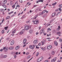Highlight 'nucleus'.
<instances>
[{"mask_svg":"<svg viewBox=\"0 0 62 62\" xmlns=\"http://www.w3.org/2000/svg\"><path fill=\"white\" fill-rule=\"evenodd\" d=\"M7 57V55H3V58H6V57Z\"/></svg>","mask_w":62,"mask_h":62,"instance_id":"33","label":"nucleus"},{"mask_svg":"<svg viewBox=\"0 0 62 62\" xmlns=\"http://www.w3.org/2000/svg\"><path fill=\"white\" fill-rule=\"evenodd\" d=\"M47 14H45V15H44L43 16V17H45L47 16Z\"/></svg>","mask_w":62,"mask_h":62,"instance_id":"27","label":"nucleus"},{"mask_svg":"<svg viewBox=\"0 0 62 62\" xmlns=\"http://www.w3.org/2000/svg\"><path fill=\"white\" fill-rule=\"evenodd\" d=\"M1 32L2 34H3V33H4V30H2L1 31Z\"/></svg>","mask_w":62,"mask_h":62,"instance_id":"42","label":"nucleus"},{"mask_svg":"<svg viewBox=\"0 0 62 62\" xmlns=\"http://www.w3.org/2000/svg\"><path fill=\"white\" fill-rule=\"evenodd\" d=\"M39 15L38 14L37 15H36L35 16H36L37 17H38V16Z\"/></svg>","mask_w":62,"mask_h":62,"instance_id":"62","label":"nucleus"},{"mask_svg":"<svg viewBox=\"0 0 62 62\" xmlns=\"http://www.w3.org/2000/svg\"><path fill=\"white\" fill-rule=\"evenodd\" d=\"M3 56H4V55H3V54H1L0 55V58H3Z\"/></svg>","mask_w":62,"mask_h":62,"instance_id":"19","label":"nucleus"},{"mask_svg":"<svg viewBox=\"0 0 62 62\" xmlns=\"http://www.w3.org/2000/svg\"><path fill=\"white\" fill-rule=\"evenodd\" d=\"M16 7H19V8H20V5H17L16 6Z\"/></svg>","mask_w":62,"mask_h":62,"instance_id":"45","label":"nucleus"},{"mask_svg":"<svg viewBox=\"0 0 62 62\" xmlns=\"http://www.w3.org/2000/svg\"><path fill=\"white\" fill-rule=\"evenodd\" d=\"M42 14H42V12H41L39 13V16H40V15H42Z\"/></svg>","mask_w":62,"mask_h":62,"instance_id":"32","label":"nucleus"},{"mask_svg":"<svg viewBox=\"0 0 62 62\" xmlns=\"http://www.w3.org/2000/svg\"><path fill=\"white\" fill-rule=\"evenodd\" d=\"M35 46L36 45H33L32 46L30 45L29 46L30 48L31 49H34V48L35 47Z\"/></svg>","mask_w":62,"mask_h":62,"instance_id":"3","label":"nucleus"},{"mask_svg":"<svg viewBox=\"0 0 62 62\" xmlns=\"http://www.w3.org/2000/svg\"><path fill=\"white\" fill-rule=\"evenodd\" d=\"M20 48V47L19 46H16V47L15 48V49L16 50H18V49H19Z\"/></svg>","mask_w":62,"mask_h":62,"instance_id":"15","label":"nucleus"},{"mask_svg":"<svg viewBox=\"0 0 62 62\" xmlns=\"http://www.w3.org/2000/svg\"><path fill=\"white\" fill-rule=\"evenodd\" d=\"M60 42H62V39H60Z\"/></svg>","mask_w":62,"mask_h":62,"instance_id":"47","label":"nucleus"},{"mask_svg":"<svg viewBox=\"0 0 62 62\" xmlns=\"http://www.w3.org/2000/svg\"><path fill=\"white\" fill-rule=\"evenodd\" d=\"M14 43V40H12L10 44L11 45H13Z\"/></svg>","mask_w":62,"mask_h":62,"instance_id":"10","label":"nucleus"},{"mask_svg":"<svg viewBox=\"0 0 62 62\" xmlns=\"http://www.w3.org/2000/svg\"><path fill=\"white\" fill-rule=\"evenodd\" d=\"M46 11V10H45L43 11H42V14H44V13H45Z\"/></svg>","mask_w":62,"mask_h":62,"instance_id":"23","label":"nucleus"},{"mask_svg":"<svg viewBox=\"0 0 62 62\" xmlns=\"http://www.w3.org/2000/svg\"><path fill=\"white\" fill-rule=\"evenodd\" d=\"M21 13H19L18 14V16H19V15H21Z\"/></svg>","mask_w":62,"mask_h":62,"instance_id":"59","label":"nucleus"},{"mask_svg":"<svg viewBox=\"0 0 62 62\" xmlns=\"http://www.w3.org/2000/svg\"><path fill=\"white\" fill-rule=\"evenodd\" d=\"M26 39H23V44H26Z\"/></svg>","mask_w":62,"mask_h":62,"instance_id":"8","label":"nucleus"},{"mask_svg":"<svg viewBox=\"0 0 62 62\" xmlns=\"http://www.w3.org/2000/svg\"><path fill=\"white\" fill-rule=\"evenodd\" d=\"M19 2L20 3H23V0H20Z\"/></svg>","mask_w":62,"mask_h":62,"instance_id":"38","label":"nucleus"},{"mask_svg":"<svg viewBox=\"0 0 62 62\" xmlns=\"http://www.w3.org/2000/svg\"><path fill=\"white\" fill-rule=\"evenodd\" d=\"M55 54L54 51H52V55H54Z\"/></svg>","mask_w":62,"mask_h":62,"instance_id":"22","label":"nucleus"},{"mask_svg":"<svg viewBox=\"0 0 62 62\" xmlns=\"http://www.w3.org/2000/svg\"><path fill=\"white\" fill-rule=\"evenodd\" d=\"M41 28V27H39V30H40V28Z\"/></svg>","mask_w":62,"mask_h":62,"instance_id":"63","label":"nucleus"},{"mask_svg":"<svg viewBox=\"0 0 62 62\" xmlns=\"http://www.w3.org/2000/svg\"><path fill=\"white\" fill-rule=\"evenodd\" d=\"M25 29L26 30H28L29 29H30L31 27V25H25L24 26Z\"/></svg>","mask_w":62,"mask_h":62,"instance_id":"1","label":"nucleus"},{"mask_svg":"<svg viewBox=\"0 0 62 62\" xmlns=\"http://www.w3.org/2000/svg\"><path fill=\"white\" fill-rule=\"evenodd\" d=\"M29 52H27V53H26V55H27V54H29Z\"/></svg>","mask_w":62,"mask_h":62,"instance_id":"44","label":"nucleus"},{"mask_svg":"<svg viewBox=\"0 0 62 62\" xmlns=\"http://www.w3.org/2000/svg\"><path fill=\"white\" fill-rule=\"evenodd\" d=\"M32 30H30L29 31V33L30 34H31L32 33Z\"/></svg>","mask_w":62,"mask_h":62,"instance_id":"20","label":"nucleus"},{"mask_svg":"<svg viewBox=\"0 0 62 62\" xmlns=\"http://www.w3.org/2000/svg\"><path fill=\"white\" fill-rule=\"evenodd\" d=\"M10 17H9V16H7V17L6 19H5V20H7V19H8Z\"/></svg>","mask_w":62,"mask_h":62,"instance_id":"28","label":"nucleus"},{"mask_svg":"<svg viewBox=\"0 0 62 62\" xmlns=\"http://www.w3.org/2000/svg\"><path fill=\"white\" fill-rule=\"evenodd\" d=\"M38 39H36V40H35L34 41L33 43L34 44H36L38 43Z\"/></svg>","mask_w":62,"mask_h":62,"instance_id":"9","label":"nucleus"},{"mask_svg":"<svg viewBox=\"0 0 62 62\" xmlns=\"http://www.w3.org/2000/svg\"><path fill=\"white\" fill-rule=\"evenodd\" d=\"M39 52H37L36 54V56H38V55H39Z\"/></svg>","mask_w":62,"mask_h":62,"instance_id":"41","label":"nucleus"},{"mask_svg":"<svg viewBox=\"0 0 62 62\" xmlns=\"http://www.w3.org/2000/svg\"><path fill=\"white\" fill-rule=\"evenodd\" d=\"M59 6L60 7H61V8H62V4L59 5Z\"/></svg>","mask_w":62,"mask_h":62,"instance_id":"43","label":"nucleus"},{"mask_svg":"<svg viewBox=\"0 0 62 62\" xmlns=\"http://www.w3.org/2000/svg\"><path fill=\"white\" fill-rule=\"evenodd\" d=\"M25 31V30L24 29H23L19 33V34H21V35H23Z\"/></svg>","mask_w":62,"mask_h":62,"instance_id":"4","label":"nucleus"},{"mask_svg":"<svg viewBox=\"0 0 62 62\" xmlns=\"http://www.w3.org/2000/svg\"><path fill=\"white\" fill-rule=\"evenodd\" d=\"M52 48V46L51 45H49L47 46V48L48 50H50V49H51Z\"/></svg>","mask_w":62,"mask_h":62,"instance_id":"7","label":"nucleus"},{"mask_svg":"<svg viewBox=\"0 0 62 62\" xmlns=\"http://www.w3.org/2000/svg\"><path fill=\"white\" fill-rule=\"evenodd\" d=\"M25 18V16H22V17L21 18V19H23V18Z\"/></svg>","mask_w":62,"mask_h":62,"instance_id":"26","label":"nucleus"},{"mask_svg":"<svg viewBox=\"0 0 62 62\" xmlns=\"http://www.w3.org/2000/svg\"><path fill=\"white\" fill-rule=\"evenodd\" d=\"M45 62H48V60H46L45 61Z\"/></svg>","mask_w":62,"mask_h":62,"instance_id":"50","label":"nucleus"},{"mask_svg":"<svg viewBox=\"0 0 62 62\" xmlns=\"http://www.w3.org/2000/svg\"><path fill=\"white\" fill-rule=\"evenodd\" d=\"M14 57L15 58H16V57H17V56H16L15 55L14 56Z\"/></svg>","mask_w":62,"mask_h":62,"instance_id":"48","label":"nucleus"},{"mask_svg":"<svg viewBox=\"0 0 62 62\" xmlns=\"http://www.w3.org/2000/svg\"><path fill=\"white\" fill-rule=\"evenodd\" d=\"M16 55L18 54V53L17 52H16Z\"/></svg>","mask_w":62,"mask_h":62,"instance_id":"46","label":"nucleus"},{"mask_svg":"<svg viewBox=\"0 0 62 62\" xmlns=\"http://www.w3.org/2000/svg\"><path fill=\"white\" fill-rule=\"evenodd\" d=\"M16 29H15L14 30V31H13L12 32V34H14V33H15V32H16Z\"/></svg>","mask_w":62,"mask_h":62,"instance_id":"21","label":"nucleus"},{"mask_svg":"<svg viewBox=\"0 0 62 62\" xmlns=\"http://www.w3.org/2000/svg\"><path fill=\"white\" fill-rule=\"evenodd\" d=\"M30 20H28V21H27L26 22V23H30Z\"/></svg>","mask_w":62,"mask_h":62,"instance_id":"36","label":"nucleus"},{"mask_svg":"<svg viewBox=\"0 0 62 62\" xmlns=\"http://www.w3.org/2000/svg\"><path fill=\"white\" fill-rule=\"evenodd\" d=\"M37 16H35L33 18V19H36L37 18Z\"/></svg>","mask_w":62,"mask_h":62,"instance_id":"39","label":"nucleus"},{"mask_svg":"<svg viewBox=\"0 0 62 62\" xmlns=\"http://www.w3.org/2000/svg\"><path fill=\"white\" fill-rule=\"evenodd\" d=\"M55 15H56V13H55V12L53 13L52 15V17H54V16H55Z\"/></svg>","mask_w":62,"mask_h":62,"instance_id":"11","label":"nucleus"},{"mask_svg":"<svg viewBox=\"0 0 62 62\" xmlns=\"http://www.w3.org/2000/svg\"><path fill=\"white\" fill-rule=\"evenodd\" d=\"M38 34H39V32H37L36 33V35H38Z\"/></svg>","mask_w":62,"mask_h":62,"instance_id":"55","label":"nucleus"},{"mask_svg":"<svg viewBox=\"0 0 62 62\" xmlns=\"http://www.w3.org/2000/svg\"><path fill=\"white\" fill-rule=\"evenodd\" d=\"M39 47H37V46H36V48L37 49H39Z\"/></svg>","mask_w":62,"mask_h":62,"instance_id":"53","label":"nucleus"},{"mask_svg":"<svg viewBox=\"0 0 62 62\" xmlns=\"http://www.w3.org/2000/svg\"><path fill=\"white\" fill-rule=\"evenodd\" d=\"M37 5H34V7H37Z\"/></svg>","mask_w":62,"mask_h":62,"instance_id":"64","label":"nucleus"},{"mask_svg":"<svg viewBox=\"0 0 62 62\" xmlns=\"http://www.w3.org/2000/svg\"><path fill=\"white\" fill-rule=\"evenodd\" d=\"M44 30L43 29H42L40 31H39L40 35H41V34L43 33V32Z\"/></svg>","mask_w":62,"mask_h":62,"instance_id":"12","label":"nucleus"},{"mask_svg":"<svg viewBox=\"0 0 62 62\" xmlns=\"http://www.w3.org/2000/svg\"><path fill=\"white\" fill-rule=\"evenodd\" d=\"M39 46H40V45H41V44H40V43H39Z\"/></svg>","mask_w":62,"mask_h":62,"instance_id":"52","label":"nucleus"},{"mask_svg":"<svg viewBox=\"0 0 62 62\" xmlns=\"http://www.w3.org/2000/svg\"><path fill=\"white\" fill-rule=\"evenodd\" d=\"M29 4V2H27V5H28V4Z\"/></svg>","mask_w":62,"mask_h":62,"instance_id":"61","label":"nucleus"},{"mask_svg":"<svg viewBox=\"0 0 62 62\" xmlns=\"http://www.w3.org/2000/svg\"><path fill=\"white\" fill-rule=\"evenodd\" d=\"M43 57H42H42H40V58H39V59H40V60H41H41H42V59H43Z\"/></svg>","mask_w":62,"mask_h":62,"instance_id":"29","label":"nucleus"},{"mask_svg":"<svg viewBox=\"0 0 62 62\" xmlns=\"http://www.w3.org/2000/svg\"><path fill=\"white\" fill-rule=\"evenodd\" d=\"M3 49L4 50V52H6V51L8 50V48L7 47H4L3 48Z\"/></svg>","mask_w":62,"mask_h":62,"instance_id":"5","label":"nucleus"},{"mask_svg":"<svg viewBox=\"0 0 62 62\" xmlns=\"http://www.w3.org/2000/svg\"><path fill=\"white\" fill-rule=\"evenodd\" d=\"M53 31V33H55H55H56V32H55V31L54 30Z\"/></svg>","mask_w":62,"mask_h":62,"instance_id":"40","label":"nucleus"},{"mask_svg":"<svg viewBox=\"0 0 62 62\" xmlns=\"http://www.w3.org/2000/svg\"><path fill=\"white\" fill-rule=\"evenodd\" d=\"M58 11V9H56V10H55V11Z\"/></svg>","mask_w":62,"mask_h":62,"instance_id":"49","label":"nucleus"},{"mask_svg":"<svg viewBox=\"0 0 62 62\" xmlns=\"http://www.w3.org/2000/svg\"><path fill=\"white\" fill-rule=\"evenodd\" d=\"M26 46V44H25L24 45H23V47H24Z\"/></svg>","mask_w":62,"mask_h":62,"instance_id":"58","label":"nucleus"},{"mask_svg":"<svg viewBox=\"0 0 62 62\" xmlns=\"http://www.w3.org/2000/svg\"><path fill=\"white\" fill-rule=\"evenodd\" d=\"M41 49H42V50H43V51H44V50H46V47H44V48L42 47L41 48Z\"/></svg>","mask_w":62,"mask_h":62,"instance_id":"17","label":"nucleus"},{"mask_svg":"<svg viewBox=\"0 0 62 62\" xmlns=\"http://www.w3.org/2000/svg\"><path fill=\"white\" fill-rule=\"evenodd\" d=\"M37 62H39L41 61L40 60V59L39 58L37 60Z\"/></svg>","mask_w":62,"mask_h":62,"instance_id":"25","label":"nucleus"},{"mask_svg":"<svg viewBox=\"0 0 62 62\" xmlns=\"http://www.w3.org/2000/svg\"><path fill=\"white\" fill-rule=\"evenodd\" d=\"M15 5H13L12 6V8H15Z\"/></svg>","mask_w":62,"mask_h":62,"instance_id":"34","label":"nucleus"},{"mask_svg":"<svg viewBox=\"0 0 62 62\" xmlns=\"http://www.w3.org/2000/svg\"><path fill=\"white\" fill-rule=\"evenodd\" d=\"M30 57H31L30 55H29L27 57V59H29V58H30Z\"/></svg>","mask_w":62,"mask_h":62,"instance_id":"30","label":"nucleus"},{"mask_svg":"<svg viewBox=\"0 0 62 62\" xmlns=\"http://www.w3.org/2000/svg\"><path fill=\"white\" fill-rule=\"evenodd\" d=\"M54 44L56 46H57V44L58 43H57V42L56 41H55L54 42Z\"/></svg>","mask_w":62,"mask_h":62,"instance_id":"14","label":"nucleus"},{"mask_svg":"<svg viewBox=\"0 0 62 62\" xmlns=\"http://www.w3.org/2000/svg\"><path fill=\"white\" fill-rule=\"evenodd\" d=\"M58 28H59V29H60V26H58Z\"/></svg>","mask_w":62,"mask_h":62,"instance_id":"54","label":"nucleus"},{"mask_svg":"<svg viewBox=\"0 0 62 62\" xmlns=\"http://www.w3.org/2000/svg\"><path fill=\"white\" fill-rule=\"evenodd\" d=\"M7 0H5L3 2V4H5L7 3Z\"/></svg>","mask_w":62,"mask_h":62,"instance_id":"18","label":"nucleus"},{"mask_svg":"<svg viewBox=\"0 0 62 62\" xmlns=\"http://www.w3.org/2000/svg\"><path fill=\"white\" fill-rule=\"evenodd\" d=\"M48 25L49 24L48 23H47L46 25L45 26L46 27H47V26H48Z\"/></svg>","mask_w":62,"mask_h":62,"instance_id":"35","label":"nucleus"},{"mask_svg":"<svg viewBox=\"0 0 62 62\" xmlns=\"http://www.w3.org/2000/svg\"><path fill=\"white\" fill-rule=\"evenodd\" d=\"M32 58H33V57H32L31 59H30L29 61H30V60H31V59H32Z\"/></svg>","mask_w":62,"mask_h":62,"instance_id":"51","label":"nucleus"},{"mask_svg":"<svg viewBox=\"0 0 62 62\" xmlns=\"http://www.w3.org/2000/svg\"><path fill=\"white\" fill-rule=\"evenodd\" d=\"M2 6L4 7V8H7V7L6 6V5H4Z\"/></svg>","mask_w":62,"mask_h":62,"instance_id":"31","label":"nucleus"},{"mask_svg":"<svg viewBox=\"0 0 62 62\" xmlns=\"http://www.w3.org/2000/svg\"><path fill=\"white\" fill-rule=\"evenodd\" d=\"M57 33V34H61V32H58Z\"/></svg>","mask_w":62,"mask_h":62,"instance_id":"37","label":"nucleus"},{"mask_svg":"<svg viewBox=\"0 0 62 62\" xmlns=\"http://www.w3.org/2000/svg\"><path fill=\"white\" fill-rule=\"evenodd\" d=\"M0 52H2L3 51V49H1L0 50Z\"/></svg>","mask_w":62,"mask_h":62,"instance_id":"60","label":"nucleus"},{"mask_svg":"<svg viewBox=\"0 0 62 62\" xmlns=\"http://www.w3.org/2000/svg\"><path fill=\"white\" fill-rule=\"evenodd\" d=\"M59 10H60V11H61V9H60V8L59 9Z\"/></svg>","mask_w":62,"mask_h":62,"instance_id":"57","label":"nucleus"},{"mask_svg":"<svg viewBox=\"0 0 62 62\" xmlns=\"http://www.w3.org/2000/svg\"><path fill=\"white\" fill-rule=\"evenodd\" d=\"M14 49V47L13 46H10L9 48V49L10 50H13Z\"/></svg>","mask_w":62,"mask_h":62,"instance_id":"13","label":"nucleus"},{"mask_svg":"<svg viewBox=\"0 0 62 62\" xmlns=\"http://www.w3.org/2000/svg\"><path fill=\"white\" fill-rule=\"evenodd\" d=\"M33 23L34 24H38L39 23V21L38 20H36L35 21L33 20L32 21Z\"/></svg>","mask_w":62,"mask_h":62,"instance_id":"2","label":"nucleus"},{"mask_svg":"<svg viewBox=\"0 0 62 62\" xmlns=\"http://www.w3.org/2000/svg\"><path fill=\"white\" fill-rule=\"evenodd\" d=\"M8 28V26H7L4 28V29H5V30H7Z\"/></svg>","mask_w":62,"mask_h":62,"instance_id":"24","label":"nucleus"},{"mask_svg":"<svg viewBox=\"0 0 62 62\" xmlns=\"http://www.w3.org/2000/svg\"><path fill=\"white\" fill-rule=\"evenodd\" d=\"M56 57H55L54 58V59H52L51 61V62H55V61L56 60Z\"/></svg>","mask_w":62,"mask_h":62,"instance_id":"6","label":"nucleus"},{"mask_svg":"<svg viewBox=\"0 0 62 62\" xmlns=\"http://www.w3.org/2000/svg\"><path fill=\"white\" fill-rule=\"evenodd\" d=\"M52 22H53V20H51V21H50V23H51Z\"/></svg>","mask_w":62,"mask_h":62,"instance_id":"56","label":"nucleus"},{"mask_svg":"<svg viewBox=\"0 0 62 62\" xmlns=\"http://www.w3.org/2000/svg\"><path fill=\"white\" fill-rule=\"evenodd\" d=\"M0 11H2V12H3L5 10L4 9H2L1 8L0 9Z\"/></svg>","mask_w":62,"mask_h":62,"instance_id":"16","label":"nucleus"}]
</instances>
